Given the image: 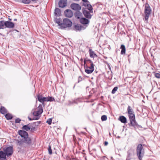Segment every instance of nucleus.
<instances>
[{"label":"nucleus","mask_w":160,"mask_h":160,"mask_svg":"<svg viewBox=\"0 0 160 160\" xmlns=\"http://www.w3.org/2000/svg\"><path fill=\"white\" fill-rule=\"evenodd\" d=\"M19 134L22 138L20 141H18V145L19 146H25L26 145H30L31 141L28 137V134L26 132L22 130L18 131Z\"/></svg>","instance_id":"f257e3e1"},{"label":"nucleus","mask_w":160,"mask_h":160,"mask_svg":"<svg viewBox=\"0 0 160 160\" xmlns=\"http://www.w3.org/2000/svg\"><path fill=\"white\" fill-rule=\"evenodd\" d=\"M55 22L58 24L60 28L62 29L70 28L72 25V22L67 18L63 19V21L60 18H56L55 20Z\"/></svg>","instance_id":"f03ea898"},{"label":"nucleus","mask_w":160,"mask_h":160,"mask_svg":"<svg viewBox=\"0 0 160 160\" xmlns=\"http://www.w3.org/2000/svg\"><path fill=\"white\" fill-rule=\"evenodd\" d=\"M145 151L142 144L138 145L136 149V154L139 160H142L144 156Z\"/></svg>","instance_id":"7ed1b4c3"},{"label":"nucleus","mask_w":160,"mask_h":160,"mask_svg":"<svg viewBox=\"0 0 160 160\" xmlns=\"http://www.w3.org/2000/svg\"><path fill=\"white\" fill-rule=\"evenodd\" d=\"M151 12L152 10L149 5L148 3H146L145 5L144 12L145 15L143 20H145L147 23L148 22V19L151 13Z\"/></svg>","instance_id":"20e7f679"},{"label":"nucleus","mask_w":160,"mask_h":160,"mask_svg":"<svg viewBox=\"0 0 160 160\" xmlns=\"http://www.w3.org/2000/svg\"><path fill=\"white\" fill-rule=\"evenodd\" d=\"M43 112L42 105L40 104L36 109L35 111L33 112V115L35 117L33 119L38 120L40 118L39 115L42 113Z\"/></svg>","instance_id":"39448f33"},{"label":"nucleus","mask_w":160,"mask_h":160,"mask_svg":"<svg viewBox=\"0 0 160 160\" xmlns=\"http://www.w3.org/2000/svg\"><path fill=\"white\" fill-rule=\"evenodd\" d=\"M37 97L38 101L42 104L44 102L52 101L54 100V98L51 97H44L42 95H38Z\"/></svg>","instance_id":"423d86ee"},{"label":"nucleus","mask_w":160,"mask_h":160,"mask_svg":"<svg viewBox=\"0 0 160 160\" xmlns=\"http://www.w3.org/2000/svg\"><path fill=\"white\" fill-rule=\"evenodd\" d=\"M129 117L130 121V123L129 125L135 127L137 126V124L135 120L134 113H132L129 114Z\"/></svg>","instance_id":"0eeeda50"},{"label":"nucleus","mask_w":160,"mask_h":160,"mask_svg":"<svg viewBox=\"0 0 160 160\" xmlns=\"http://www.w3.org/2000/svg\"><path fill=\"white\" fill-rule=\"evenodd\" d=\"M90 63H91L90 67H88L85 69V72L87 74H91L92 72L94 70V64L92 61L89 60Z\"/></svg>","instance_id":"6e6552de"},{"label":"nucleus","mask_w":160,"mask_h":160,"mask_svg":"<svg viewBox=\"0 0 160 160\" xmlns=\"http://www.w3.org/2000/svg\"><path fill=\"white\" fill-rule=\"evenodd\" d=\"M3 151L8 157L11 155L13 152V148L12 147H7L4 149Z\"/></svg>","instance_id":"1a4fd4ad"},{"label":"nucleus","mask_w":160,"mask_h":160,"mask_svg":"<svg viewBox=\"0 0 160 160\" xmlns=\"http://www.w3.org/2000/svg\"><path fill=\"white\" fill-rule=\"evenodd\" d=\"M71 8L75 11H79L81 9L80 6L76 3H72L71 5Z\"/></svg>","instance_id":"9d476101"},{"label":"nucleus","mask_w":160,"mask_h":160,"mask_svg":"<svg viewBox=\"0 0 160 160\" xmlns=\"http://www.w3.org/2000/svg\"><path fill=\"white\" fill-rule=\"evenodd\" d=\"M64 14L66 17L68 18H71L73 15L72 11L69 9H67L64 11Z\"/></svg>","instance_id":"9b49d317"},{"label":"nucleus","mask_w":160,"mask_h":160,"mask_svg":"<svg viewBox=\"0 0 160 160\" xmlns=\"http://www.w3.org/2000/svg\"><path fill=\"white\" fill-rule=\"evenodd\" d=\"M6 28H13L14 27V23L8 21H5Z\"/></svg>","instance_id":"f8f14e48"},{"label":"nucleus","mask_w":160,"mask_h":160,"mask_svg":"<svg viewBox=\"0 0 160 160\" xmlns=\"http://www.w3.org/2000/svg\"><path fill=\"white\" fill-rule=\"evenodd\" d=\"M80 21V22L83 24H87L89 22V20L84 18H81Z\"/></svg>","instance_id":"ddd939ff"},{"label":"nucleus","mask_w":160,"mask_h":160,"mask_svg":"<svg viewBox=\"0 0 160 160\" xmlns=\"http://www.w3.org/2000/svg\"><path fill=\"white\" fill-rule=\"evenodd\" d=\"M89 2L87 0V2H84L83 4L85 7H87L89 10L92 11V7L91 5L89 4Z\"/></svg>","instance_id":"4468645a"},{"label":"nucleus","mask_w":160,"mask_h":160,"mask_svg":"<svg viewBox=\"0 0 160 160\" xmlns=\"http://www.w3.org/2000/svg\"><path fill=\"white\" fill-rule=\"evenodd\" d=\"M59 6L61 8H64L66 5L67 3L63 0H60L58 3Z\"/></svg>","instance_id":"2eb2a0df"},{"label":"nucleus","mask_w":160,"mask_h":160,"mask_svg":"<svg viewBox=\"0 0 160 160\" xmlns=\"http://www.w3.org/2000/svg\"><path fill=\"white\" fill-rule=\"evenodd\" d=\"M6 28L5 21H0V29Z\"/></svg>","instance_id":"dca6fc26"},{"label":"nucleus","mask_w":160,"mask_h":160,"mask_svg":"<svg viewBox=\"0 0 160 160\" xmlns=\"http://www.w3.org/2000/svg\"><path fill=\"white\" fill-rule=\"evenodd\" d=\"M83 13L85 16L87 18H91V15L90 12L87 11H83Z\"/></svg>","instance_id":"f3484780"},{"label":"nucleus","mask_w":160,"mask_h":160,"mask_svg":"<svg viewBox=\"0 0 160 160\" xmlns=\"http://www.w3.org/2000/svg\"><path fill=\"white\" fill-rule=\"evenodd\" d=\"M0 112L3 114H5L7 112V110L4 107L1 106L0 108Z\"/></svg>","instance_id":"a211bd4d"},{"label":"nucleus","mask_w":160,"mask_h":160,"mask_svg":"<svg viewBox=\"0 0 160 160\" xmlns=\"http://www.w3.org/2000/svg\"><path fill=\"white\" fill-rule=\"evenodd\" d=\"M7 155L4 152V151H0V159H6V156Z\"/></svg>","instance_id":"6ab92c4d"},{"label":"nucleus","mask_w":160,"mask_h":160,"mask_svg":"<svg viewBox=\"0 0 160 160\" xmlns=\"http://www.w3.org/2000/svg\"><path fill=\"white\" fill-rule=\"evenodd\" d=\"M121 53L122 55H125L126 53V48L125 46L122 45L121 46Z\"/></svg>","instance_id":"aec40b11"},{"label":"nucleus","mask_w":160,"mask_h":160,"mask_svg":"<svg viewBox=\"0 0 160 160\" xmlns=\"http://www.w3.org/2000/svg\"><path fill=\"white\" fill-rule=\"evenodd\" d=\"M90 56L91 58H94L95 57H97V56L95 52L93 51L91 49H90L89 50Z\"/></svg>","instance_id":"412c9836"},{"label":"nucleus","mask_w":160,"mask_h":160,"mask_svg":"<svg viewBox=\"0 0 160 160\" xmlns=\"http://www.w3.org/2000/svg\"><path fill=\"white\" fill-rule=\"evenodd\" d=\"M82 13L79 11L75 13V17L77 19H80L82 17Z\"/></svg>","instance_id":"4be33fe9"},{"label":"nucleus","mask_w":160,"mask_h":160,"mask_svg":"<svg viewBox=\"0 0 160 160\" xmlns=\"http://www.w3.org/2000/svg\"><path fill=\"white\" fill-rule=\"evenodd\" d=\"M61 14L60 10L58 8H56L54 10V14L56 16H60Z\"/></svg>","instance_id":"5701e85b"},{"label":"nucleus","mask_w":160,"mask_h":160,"mask_svg":"<svg viewBox=\"0 0 160 160\" xmlns=\"http://www.w3.org/2000/svg\"><path fill=\"white\" fill-rule=\"evenodd\" d=\"M128 114H131L132 113H133L134 112H133V110L132 108L130 106H128Z\"/></svg>","instance_id":"b1692460"},{"label":"nucleus","mask_w":160,"mask_h":160,"mask_svg":"<svg viewBox=\"0 0 160 160\" xmlns=\"http://www.w3.org/2000/svg\"><path fill=\"white\" fill-rule=\"evenodd\" d=\"M121 122L123 123H127L126 118L123 116H121Z\"/></svg>","instance_id":"393cba45"},{"label":"nucleus","mask_w":160,"mask_h":160,"mask_svg":"<svg viewBox=\"0 0 160 160\" xmlns=\"http://www.w3.org/2000/svg\"><path fill=\"white\" fill-rule=\"evenodd\" d=\"M5 117L7 120H10L12 118V116L10 113H6L5 114Z\"/></svg>","instance_id":"a878e982"},{"label":"nucleus","mask_w":160,"mask_h":160,"mask_svg":"<svg viewBox=\"0 0 160 160\" xmlns=\"http://www.w3.org/2000/svg\"><path fill=\"white\" fill-rule=\"evenodd\" d=\"M22 128L26 131H28L30 130V127L28 125H24Z\"/></svg>","instance_id":"bb28decb"},{"label":"nucleus","mask_w":160,"mask_h":160,"mask_svg":"<svg viewBox=\"0 0 160 160\" xmlns=\"http://www.w3.org/2000/svg\"><path fill=\"white\" fill-rule=\"evenodd\" d=\"M102 121H106L107 120V116L105 115H102L101 118Z\"/></svg>","instance_id":"cd10ccee"},{"label":"nucleus","mask_w":160,"mask_h":160,"mask_svg":"<svg viewBox=\"0 0 160 160\" xmlns=\"http://www.w3.org/2000/svg\"><path fill=\"white\" fill-rule=\"evenodd\" d=\"M22 2L25 4H29L30 2V0H22Z\"/></svg>","instance_id":"c85d7f7f"},{"label":"nucleus","mask_w":160,"mask_h":160,"mask_svg":"<svg viewBox=\"0 0 160 160\" xmlns=\"http://www.w3.org/2000/svg\"><path fill=\"white\" fill-rule=\"evenodd\" d=\"M118 89V88L117 87H115L112 90V94H114L115 93V92Z\"/></svg>","instance_id":"c756f323"},{"label":"nucleus","mask_w":160,"mask_h":160,"mask_svg":"<svg viewBox=\"0 0 160 160\" xmlns=\"http://www.w3.org/2000/svg\"><path fill=\"white\" fill-rule=\"evenodd\" d=\"M75 28L76 30H80L81 28L80 26L78 25H76L75 26Z\"/></svg>","instance_id":"7c9ffc66"},{"label":"nucleus","mask_w":160,"mask_h":160,"mask_svg":"<svg viewBox=\"0 0 160 160\" xmlns=\"http://www.w3.org/2000/svg\"><path fill=\"white\" fill-rule=\"evenodd\" d=\"M48 151L49 153L50 154H52V150L51 149V146H50V145L49 146V147L48 148Z\"/></svg>","instance_id":"2f4dec72"},{"label":"nucleus","mask_w":160,"mask_h":160,"mask_svg":"<svg viewBox=\"0 0 160 160\" xmlns=\"http://www.w3.org/2000/svg\"><path fill=\"white\" fill-rule=\"evenodd\" d=\"M155 77L158 78H160V73H156L155 74Z\"/></svg>","instance_id":"473e14b6"},{"label":"nucleus","mask_w":160,"mask_h":160,"mask_svg":"<svg viewBox=\"0 0 160 160\" xmlns=\"http://www.w3.org/2000/svg\"><path fill=\"white\" fill-rule=\"evenodd\" d=\"M52 119L51 118H49L47 120L46 122L48 123L49 125H51L52 123Z\"/></svg>","instance_id":"72a5a7b5"},{"label":"nucleus","mask_w":160,"mask_h":160,"mask_svg":"<svg viewBox=\"0 0 160 160\" xmlns=\"http://www.w3.org/2000/svg\"><path fill=\"white\" fill-rule=\"evenodd\" d=\"M21 120L19 118H17L15 120V122L17 123H20Z\"/></svg>","instance_id":"f704fd0d"},{"label":"nucleus","mask_w":160,"mask_h":160,"mask_svg":"<svg viewBox=\"0 0 160 160\" xmlns=\"http://www.w3.org/2000/svg\"><path fill=\"white\" fill-rule=\"evenodd\" d=\"M108 142H107V141H105V142H104V145L105 146H107L108 145Z\"/></svg>","instance_id":"c9c22d12"},{"label":"nucleus","mask_w":160,"mask_h":160,"mask_svg":"<svg viewBox=\"0 0 160 160\" xmlns=\"http://www.w3.org/2000/svg\"><path fill=\"white\" fill-rule=\"evenodd\" d=\"M82 78L80 77H79L78 79V82H79V81H80L81 80Z\"/></svg>","instance_id":"e433bc0d"},{"label":"nucleus","mask_w":160,"mask_h":160,"mask_svg":"<svg viewBox=\"0 0 160 160\" xmlns=\"http://www.w3.org/2000/svg\"><path fill=\"white\" fill-rule=\"evenodd\" d=\"M84 2H87V0H82Z\"/></svg>","instance_id":"4c0bfd02"},{"label":"nucleus","mask_w":160,"mask_h":160,"mask_svg":"<svg viewBox=\"0 0 160 160\" xmlns=\"http://www.w3.org/2000/svg\"><path fill=\"white\" fill-rule=\"evenodd\" d=\"M28 118L29 120L30 121H31L32 120H33V119H32L31 118H29V117H28Z\"/></svg>","instance_id":"58836bf2"},{"label":"nucleus","mask_w":160,"mask_h":160,"mask_svg":"<svg viewBox=\"0 0 160 160\" xmlns=\"http://www.w3.org/2000/svg\"><path fill=\"white\" fill-rule=\"evenodd\" d=\"M0 160H7L6 159H1Z\"/></svg>","instance_id":"ea45409f"},{"label":"nucleus","mask_w":160,"mask_h":160,"mask_svg":"<svg viewBox=\"0 0 160 160\" xmlns=\"http://www.w3.org/2000/svg\"><path fill=\"white\" fill-rule=\"evenodd\" d=\"M17 20V19H14V21H16Z\"/></svg>","instance_id":"a19ab883"},{"label":"nucleus","mask_w":160,"mask_h":160,"mask_svg":"<svg viewBox=\"0 0 160 160\" xmlns=\"http://www.w3.org/2000/svg\"><path fill=\"white\" fill-rule=\"evenodd\" d=\"M120 116L119 117V118H118V120L120 121Z\"/></svg>","instance_id":"79ce46f5"}]
</instances>
